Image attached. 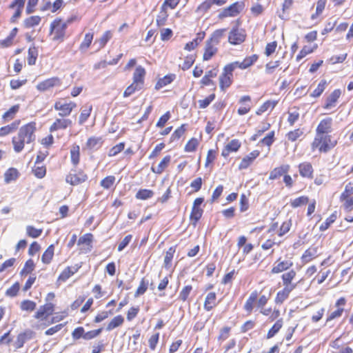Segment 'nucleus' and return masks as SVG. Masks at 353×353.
Segmentation results:
<instances>
[{"label":"nucleus","instance_id":"obj_63","mask_svg":"<svg viewBox=\"0 0 353 353\" xmlns=\"http://www.w3.org/2000/svg\"><path fill=\"white\" fill-rule=\"evenodd\" d=\"M198 145V141L196 139L192 138L190 139L185 146L186 152H193L196 150Z\"/></svg>","mask_w":353,"mask_h":353},{"label":"nucleus","instance_id":"obj_27","mask_svg":"<svg viewBox=\"0 0 353 353\" xmlns=\"http://www.w3.org/2000/svg\"><path fill=\"white\" fill-rule=\"evenodd\" d=\"M19 176V172L17 169L9 168L4 174L5 182L9 183L12 181H15Z\"/></svg>","mask_w":353,"mask_h":353},{"label":"nucleus","instance_id":"obj_58","mask_svg":"<svg viewBox=\"0 0 353 353\" xmlns=\"http://www.w3.org/2000/svg\"><path fill=\"white\" fill-rule=\"evenodd\" d=\"M19 288H20L19 283L17 282L6 290V294L8 296L14 297V296H17V294L19 290Z\"/></svg>","mask_w":353,"mask_h":353},{"label":"nucleus","instance_id":"obj_1","mask_svg":"<svg viewBox=\"0 0 353 353\" xmlns=\"http://www.w3.org/2000/svg\"><path fill=\"white\" fill-rule=\"evenodd\" d=\"M35 130L36 123L34 122L29 123L19 129L17 136L12 138V144L16 152H21L25 143H30L35 140Z\"/></svg>","mask_w":353,"mask_h":353},{"label":"nucleus","instance_id":"obj_38","mask_svg":"<svg viewBox=\"0 0 353 353\" xmlns=\"http://www.w3.org/2000/svg\"><path fill=\"white\" fill-rule=\"evenodd\" d=\"M42 229H37L32 225H28L26 227V234L28 236L32 238H38L42 234Z\"/></svg>","mask_w":353,"mask_h":353},{"label":"nucleus","instance_id":"obj_64","mask_svg":"<svg viewBox=\"0 0 353 353\" xmlns=\"http://www.w3.org/2000/svg\"><path fill=\"white\" fill-rule=\"evenodd\" d=\"M84 328L83 327H78L74 330L72 333V339L78 340L81 338H84Z\"/></svg>","mask_w":353,"mask_h":353},{"label":"nucleus","instance_id":"obj_39","mask_svg":"<svg viewBox=\"0 0 353 353\" xmlns=\"http://www.w3.org/2000/svg\"><path fill=\"white\" fill-rule=\"evenodd\" d=\"M153 192L150 190L142 189L136 194V198L141 200H146L153 196Z\"/></svg>","mask_w":353,"mask_h":353},{"label":"nucleus","instance_id":"obj_22","mask_svg":"<svg viewBox=\"0 0 353 353\" xmlns=\"http://www.w3.org/2000/svg\"><path fill=\"white\" fill-rule=\"evenodd\" d=\"M145 74V69L141 66H137L133 74V83L141 86Z\"/></svg>","mask_w":353,"mask_h":353},{"label":"nucleus","instance_id":"obj_43","mask_svg":"<svg viewBox=\"0 0 353 353\" xmlns=\"http://www.w3.org/2000/svg\"><path fill=\"white\" fill-rule=\"evenodd\" d=\"M327 82L325 80H322L318 85L317 88L311 93V97H319L324 90L325 89Z\"/></svg>","mask_w":353,"mask_h":353},{"label":"nucleus","instance_id":"obj_46","mask_svg":"<svg viewBox=\"0 0 353 353\" xmlns=\"http://www.w3.org/2000/svg\"><path fill=\"white\" fill-rule=\"evenodd\" d=\"M336 219V215L335 213L332 214L321 225L320 230L325 231L326 230L330 225L335 221Z\"/></svg>","mask_w":353,"mask_h":353},{"label":"nucleus","instance_id":"obj_37","mask_svg":"<svg viewBox=\"0 0 353 353\" xmlns=\"http://www.w3.org/2000/svg\"><path fill=\"white\" fill-rule=\"evenodd\" d=\"M71 161L77 165L79 162V146L74 145L70 150Z\"/></svg>","mask_w":353,"mask_h":353},{"label":"nucleus","instance_id":"obj_61","mask_svg":"<svg viewBox=\"0 0 353 353\" xmlns=\"http://www.w3.org/2000/svg\"><path fill=\"white\" fill-rule=\"evenodd\" d=\"M102 331V328H99L94 330H91L87 332H84V338L85 340H91L95 337H97L98 335L101 334Z\"/></svg>","mask_w":353,"mask_h":353},{"label":"nucleus","instance_id":"obj_34","mask_svg":"<svg viewBox=\"0 0 353 353\" xmlns=\"http://www.w3.org/2000/svg\"><path fill=\"white\" fill-rule=\"evenodd\" d=\"M203 214V210L201 208H192L190 216V220L193 221V224L196 225L198 221L201 219Z\"/></svg>","mask_w":353,"mask_h":353},{"label":"nucleus","instance_id":"obj_53","mask_svg":"<svg viewBox=\"0 0 353 353\" xmlns=\"http://www.w3.org/2000/svg\"><path fill=\"white\" fill-rule=\"evenodd\" d=\"M19 109V105H15L11 107L7 112H6L3 115V119L5 120H8V119H12L13 116L18 112Z\"/></svg>","mask_w":353,"mask_h":353},{"label":"nucleus","instance_id":"obj_50","mask_svg":"<svg viewBox=\"0 0 353 353\" xmlns=\"http://www.w3.org/2000/svg\"><path fill=\"white\" fill-rule=\"evenodd\" d=\"M93 39V34L92 33H87L85 35L84 39L83 42L80 45V49H87L90 47Z\"/></svg>","mask_w":353,"mask_h":353},{"label":"nucleus","instance_id":"obj_10","mask_svg":"<svg viewBox=\"0 0 353 353\" xmlns=\"http://www.w3.org/2000/svg\"><path fill=\"white\" fill-rule=\"evenodd\" d=\"M61 83V80L58 77L50 78L38 83L37 89L39 91L43 92L51 88L60 85Z\"/></svg>","mask_w":353,"mask_h":353},{"label":"nucleus","instance_id":"obj_55","mask_svg":"<svg viewBox=\"0 0 353 353\" xmlns=\"http://www.w3.org/2000/svg\"><path fill=\"white\" fill-rule=\"evenodd\" d=\"M214 98L215 94H212L204 99L199 100L198 103L199 108L202 109L207 108L210 104V103L214 99Z\"/></svg>","mask_w":353,"mask_h":353},{"label":"nucleus","instance_id":"obj_6","mask_svg":"<svg viewBox=\"0 0 353 353\" xmlns=\"http://www.w3.org/2000/svg\"><path fill=\"white\" fill-rule=\"evenodd\" d=\"M245 39L244 30L238 28H233L229 33L228 41L232 45L242 43Z\"/></svg>","mask_w":353,"mask_h":353},{"label":"nucleus","instance_id":"obj_16","mask_svg":"<svg viewBox=\"0 0 353 353\" xmlns=\"http://www.w3.org/2000/svg\"><path fill=\"white\" fill-rule=\"evenodd\" d=\"M332 125V119L327 118L323 119L316 128L317 136L325 135L330 132Z\"/></svg>","mask_w":353,"mask_h":353},{"label":"nucleus","instance_id":"obj_49","mask_svg":"<svg viewBox=\"0 0 353 353\" xmlns=\"http://www.w3.org/2000/svg\"><path fill=\"white\" fill-rule=\"evenodd\" d=\"M34 263L33 260L29 259L26 262L25 265H24L23 268L21 270L20 274L21 275L28 274L30 273L34 270Z\"/></svg>","mask_w":353,"mask_h":353},{"label":"nucleus","instance_id":"obj_7","mask_svg":"<svg viewBox=\"0 0 353 353\" xmlns=\"http://www.w3.org/2000/svg\"><path fill=\"white\" fill-rule=\"evenodd\" d=\"M75 107L76 103L74 102L63 103L61 101H57L54 104V109L59 111V115L61 117L70 115Z\"/></svg>","mask_w":353,"mask_h":353},{"label":"nucleus","instance_id":"obj_60","mask_svg":"<svg viewBox=\"0 0 353 353\" xmlns=\"http://www.w3.org/2000/svg\"><path fill=\"white\" fill-rule=\"evenodd\" d=\"M192 288L191 285L185 286L179 293V299L183 301H186L192 291Z\"/></svg>","mask_w":353,"mask_h":353},{"label":"nucleus","instance_id":"obj_30","mask_svg":"<svg viewBox=\"0 0 353 353\" xmlns=\"http://www.w3.org/2000/svg\"><path fill=\"white\" fill-rule=\"evenodd\" d=\"M257 296H258L257 292L254 291L250 294L249 298L247 299V301L245 303V305H244V309L248 312L250 313L252 312V310L253 309V303L256 301Z\"/></svg>","mask_w":353,"mask_h":353},{"label":"nucleus","instance_id":"obj_44","mask_svg":"<svg viewBox=\"0 0 353 353\" xmlns=\"http://www.w3.org/2000/svg\"><path fill=\"white\" fill-rule=\"evenodd\" d=\"M141 89V86L139 84H136L132 83L130 85H129L123 92L124 97H128L134 93L135 91L139 90Z\"/></svg>","mask_w":353,"mask_h":353},{"label":"nucleus","instance_id":"obj_13","mask_svg":"<svg viewBox=\"0 0 353 353\" xmlns=\"http://www.w3.org/2000/svg\"><path fill=\"white\" fill-rule=\"evenodd\" d=\"M241 145V142L238 139H232L225 146L221 155L225 158L228 157L230 152L238 151Z\"/></svg>","mask_w":353,"mask_h":353},{"label":"nucleus","instance_id":"obj_45","mask_svg":"<svg viewBox=\"0 0 353 353\" xmlns=\"http://www.w3.org/2000/svg\"><path fill=\"white\" fill-rule=\"evenodd\" d=\"M36 307V303L30 301V300H24L21 303V309L25 311H33Z\"/></svg>","mask_w":353,"mask_h":353},{"label":"nucleus","instance_id":"obj_42","mask_svg":"<svg viewBox=\"0 0 353 353\" xmlns=\"http://www.w3.org/2000/svg\"><path fill=\"white\" fill-rule=\"evenodd\" d=\"M92 107V105L85 106V109H83L80 114L79 123V124H83L86 121L88 117L90 115Z\"/></svg>","mask_w":353,"mask_h":353},{"label":"nucleus","instance_id":"obj_32","mask_svg":"<svg viewBox=\"0 0 353 353\" xmlns=\"http://www.w3.org/2000/svg\"><path fill=\"white\" fill-rule=\"evenodd\" d=\"M226 30H227L226 28L219 29V30H215L212 33L210 39L208 41L214 43V44H215V45L218 44L220 41L221 38L223 36V34L226 32Z\"/></svg>","mask_w":353,"mask_h":353},{"label":"nucleus","instance_id":"obj_41","mask_svg":"<svg viewBox=\"0 0 353 353\" xmlns=\"http://www.w3.org/2000/svg\"><path fill=\"white\" fill-rule=\"evenodd\" d=\"M276 105V101H267L257 110L256 113L258 115L261 114L263 112L267 111L269 108H271L272 110Z\"/></svg>","mask_w":353,"mask_h":353},{"label":"nucleus","instance_id":"obj_31","mask_svg":"<svg viewBox=\"0 0 353 353\" xmlns=\"http://www.w3.org/2000/svg\"><path fill=\"white\" fill-rule=\"evenodd\" d=\"M123 317L121 315H118L114 317L112 321L108 323L106 330L108 331H110L119 325H121L123 323Z\"/></svg>","mask_w":353,"mask_h":353},{"label":"nucleus","instance_id":"obj_48","mask_svg":"<svg viewBox=\"0 0 353 353\" xmlns=\"http://www.w3.org/2000/svg\"><path fill=\"white\" fill-rule=\"evenodd\" d=\"M115 182V177L114 176H108L101 180L100 184L105 189L111 188Z\"/></svg>","mask_w":353,"mask_h":353},{"label":"nucleus","instance_id":"obj_14","mask_svg":"<svg viewBox=\"0 0 353 353\" xmlns=\"http://www.w3.org/2000/svg\"><path fill=\"white\" fill-rule=\"evenodd\" d=\"M81 268V265L77 264L72 267H67L65 268L63 272L60 274L58 278V281L64 282L68 280L71 276L75 274L79 269Z\"/></svg>","mask_w":353,"mask_h":353},{"label":"nucleus","instance_id":"obj_54","mask_svg":"<svg viewBox=\"0 0 353 353\" xmlns=\"http://www.w3.org/2000/svg\"><path fill=\"white\" fill-rule=\"evenodd\" d=\"M167 17H168V14H167V12L165 11V9L163 10L161 8V10L160 11L159 15L157 16V18L156 19L157 24L159 26H163L167 19Z\"/></svg>","mask_w":353,"mask_h":353},{"label":"nucleus","instance_id":"obj_17","mask_svg":"<svg viewBox=\"0 0 353 353\" xmlns=\"http://www.w3.org/2000/svg\"><path fill=\"white\" fill-rule=\"evenodd\" d=\"M340 90H334L327 98L326 103L323 108L330 110L335 106V103L341 96Z\"/></svg>","mask_w":353,"mask_h":353},{"label":"nucleus","instance_id":"obj_25","mask_svg":"<svg viewBox=\"0 0 353 353\" xmlns=\"http://www.w3.org/2000/svg\"><path fill=\"white\" fill-rule=\"evenodd\" d=\"M175 77V74H170L164 76L163 78H160L156 83V90L162 88L163 87L171 83L174 80Z\"/></svg>","mask_w":353,"mask_h":353},{"label":"nucleus","instance_id":"obj_28","mask_svg":"<svg viewBox=\"0 0 353 353\" xmlns=\"http://www.w3.org/2000/svg\"><path fill=\"white\" fill-rule=\"evenodd\" d=\"M216 294L214 292H210L208 294L205 303L204 308L207 311H210L215 305Z\"/></svg>","mask_w":353,"mask_h":353},{"label":"nucleus","instance_id":"obj_51","mask_svg":"<svg viewBox=\"0 0 353 353\" xmlns=\"http://www.w3.org/2000/svg\"><path fill=\"white\" fill-rule=\"evenodd\" d=\"M172 35L173 32L170 28H162L160 30V37L163 41H168Z\"/></svg>","mask_w":353,"mask_h":353},{"label":"nucleus","instance_id":"obj_62","mask_svg":"<svg viewBox=\"0 0 353 353\" xmlns=\"http://www.w3.org/2000/svg\"><path fill=\"white\" fill-rule=\"evenodd\" d=\"M171 114L169 111L165 112L163 115H162L157 123H156L157 127L162 128L163 127L167 121L170 119Z\"/></svg>","mask_w":353,"mask_h":353},{"label":"nucleus","instance_id":"obj_18","mask_svg":"<svg viewBox=\"0 0 353 353\" xmlns=\"http://www.w3.org/2000/svg\"><path fill=\"white\" fill-rule=\"evenodd\" d=\"M299 173L301 176L311 179L313 174V168L310 163L304 162L299 165Z\"/></svg>","mask_w":353,"mask_h":353},{"label":"nucleus","instance_id":"obj_24","mask_svg":"<svg viewBox=\"0 0 353 353\" xmlns=\"http://www.w3.org/2000/svg\"><path fill=\"white\" fill-rule=\"evenodd\" d=\"M103 141L101 137H92L88 139L86 147L90 150H97L102 145Z\"/></svg>","mask_w":353,"mask_h":353},{"label":"nucleus","instance_id":"obj_4","mask_svg":"<svg viewBox=\"0 0 353 353\" xmlns=\"http://www.w3.org/2000/svg\"><path fill=\"white\" fill-rule=\"evenodd\" d=\"M68 28V23H63L61 19H56L50 25V33L54 32L53 40L62 41L64 39L65 30Z\"/></svg>","mask_w":353,"mask_h":353},{"label":"nucleus","instance_id":"obj_36","mask_svg":"<svg viewBox=\"0 0 353 353\" xmlns=\"http://www.w3.org/2000/svg\"><path fill=\"white\" fill-rule=\"evenodd\" d=\"M41 21V17L39 16H32L25 19L24 26L29 28L37 26Z\"/></svg>","mask_w":353,"mask_h":353},{"label":"nucleus","instance_id":"obj_3","mask_svg":"<svg viewBox=\"0 0 353 353\" xmlns=\"http://www.w3.org/2000/svg\"><path fill=\"white\" fill-rule=\"evenodd\" d=\"M236 68V63H229L223 68V72L219 77V85L222 90L230 86L232 82L233 72Z\"/></svg>","mask_w":353,"mask_h":353},{"label":"nucleus","instance_id":"obj_35","mask_svg":"<svg viewBox=\"0 0 353 353\" xmlns=\"http://www.w3.org/2000/svg\"><path fill=\"white\" fill-rule=\"evenodd\" d=\"M283 321L282 319H279L274 325L271 327L267 334L268 339L272 338L282 327Z\"/></svg>","mask_w":353,"mask_h":353},{"label":"nucleus","instance_id":"obj_2","mask_svg":"<svg viewBox=\"0 0 353 353\" xmlns=\"http://www.w3.org/2000/svg\"><path fill=\"white\" fill-rule=\"evenodd\" d=\"M336 141L332 140L330 135L316 136L312 143V148H319L321 152H327L336 145Z\"/></svg>","mask_w":353,"mask_h":353},{"label":"nucleus","instance_id":"obj_12","mask_svg":"<svg viewBox=\"0 0 353 353\" xmlns=\"http://www.w3.org/2000/svg\"><path fill=\"white\" fill-rule=\"evenodd\" d=\"M72 121L69 119H57L51 125L50 131L52 132L59 130L66 129L68 127L72 125Z\"/></svg>","mask_w":353,"mask_h":353},{"label":"nucleus","instance_id":"obj_26","mask_svg":"<svg viewBox=\"0 0 353 353\" xmlns=\"http://www.w3.org/2000/svg\"><path fill=\"white\" fill-rule=\"evenodd\" d=\"M54 246L53 244L48 246L41 256V261L45 264H49L54 256Z\"/></svg>","mask_w":353,"mask_h":353},{"label":"nucleus","instance_id":"obj_56","mask_svg":"<svg viewBox=\"0 0 353 353\" xmlns=\"http://www.w3.org/2000/svg\"><path fill=\"white\" fill-rule=\"evenodd\" d=\"M204 33H203V36L200 38H196L195 39H193L192 41H190L187 43L185 46L184 49L188 51H191L194 50L199 43V42L202 40L203 38Z\"/></svg>","mask_w":353,"mask_h":353},{"label":"nucleus","instance_id":"obj_40","mask_svg":"<svg viewBox=\"0 0 353 353\" xmlns=\"http://www.w3.org/2000/svg\"><path fill=\"white\" fill-rule=\"evenodd\" d=\"M309 199L307 196H302L292 200L290 202L291 206L294 208L305 205L308 203Z\"/></svg>","mask_w":353,"mask_h":353},{"label":"nucleus","instance_id":"obj_47","mask_svg":"<svg viewBox=\"0 0 353 353\" xmlns=\"http://www.w3.org/2000/svg\"><path fill=\"white\" fill-rule=\"evenodd\" d=\"M174 249L170 248L167 252L164 259V265L165 268L168 269L171 266V262L173 258V255L174 253Z\"/></svg>","mask_w":353,"mask_h":353},{"label":"nucleus","instance_id":"obj_21","mask_svg":"<svg viewBox=\"0 0 353 353\" xmlns=\"http://www.w3.org/2000/svg\"><path fill=\"white\" fill-rule=\"evenodd\" d=\"M257 59V55L253 54L246 57L242 62L235 61L232 63H236V68H239L241 69H246L256 61Z\"/></svg>","mask_w":353,"mask_h":353},{"label":"nucleus","instance_id":"obj_57","mask_svg":"<svg viewBox=\"0 0 353 353\" xmlns=\"http://www.w3.org/2000/svg\"><path fill=\"white\" fill-rule=\"evenodd\" d=\"M352 193H353V183L350 182L345 185V190L341 194L340 200L347 199Z\"/></svg>","mask_w":353,"mask_h":353},{"label":"nucleus","instance_id":"obj_59","mask_svg":"<svg viewBox=\"0 0 353 353\" xmlns=\"http://www.w3.org/2000/svg\"><path fill=\"white\" fill-rule=\"evenodd\" d=\"M185 132V125L183 124L179 128H178L172 134L171 139L172 140H176L180 139Z\"/></svg>","mask_w":353,"mask_h":353},{"label":"nucleus","instance_id":"obj_9","mask_svg":"<svg viewBox=\"0 0 353 353\" xmlns=\"http://www.w3.org/2000/svg\"><path fill=\"white\" fill-rule=\"evenodd\" d=\"M293 265V262L290 260L281 261L278 259L273 264V267L271 270L272 274H279L285 270H289Z\"/></svg>","mask_w":353,"mask_h":353},{"label":"nucleus","instance_id":"obj_11","mask_svg":"<svg viewBox=\"0 0 353 353\" xmlns=\"http://www.w3.org/2000/svg\"><path fill=\"white\" fill-rule=\"evenodd\" d=\"M54 305L52 303H46L39 307L38 311L34 314V318L37 319H44L48 315L51 314L54 310Z\"/></svg>","mask_w":353,"mask_h":353},{"label":"nucleus","instance_id":"obj_8","mask_svg":"<svg viewBox=\"0 0 353 353\" xmlns=\"http://www.w3.org/2000/svg\"><path fill=\"white\" fill-rule=\"evenodd\" d=\"M88 179L87 175L82 171L75 173H70L66 176V182L72 185H77L85 182Z\"/></svg>","mask_w":353,"mask_h":353},{"label":"nucleus","instance_id":"obj_23","mask_svg":"<svg viewBox=\"0 0 353 353\" xmlns=\"http://www.w3.org/2000/svg\"><path fill=\"white\" fill-rule=\"evenodd\" d=\"M293 288H288L284 286L283 289L282 290H280L277 292L275 302L276 303H283L284 301H285L289 295L290 293L293 290Z\"/></svg>","mask_w":353,"mask_h":353},{"label":"nucleus","instance_id":"obj_15","mask_svg":"<svg viewBox=\"0 0 353 353\" xmlns=\"http://www.w3.org/2000/svg\"><path fill=\"white\" fill-rule=\"evenodd\" d=\"M296 274V273L294 270H290L289 272L283 274L281 279L283 285L295 289L296 287V283H292V281L295 277Z\"/></svg>","mask_w":353,"mask_h":353},{"label":"nucleus","instance_id":"obj_19","mask_svg":"<svg viewBox=\"0 0 353 353\" xmlns=\"http://www.w3.org/2000/svg\"><path fill=\"white\" fill-rule=\"evenodd\" d=\"M216 51L217 48L215 47V44L208 40L206 41L205 52L203 54V60H210L216 54Z\"/></svg>","mask_w":353,"mask_h":353},{"label":"nucleus","instance_id":"obj_29","mask_svg":"<svg viewBox=\"0 0 353 353\" xmlns=\"http://www.w3.org/2000/svg\"><path fill=\"white\" fill-rule=\"evenodd\" d=\"M112 36V34L111 31H105L102 37L94 42V45H98V49L103 48L107 42L111 39Z\"/></svg>","mask_w":353,"mask_h":353},{"label":"nucleus","instance_id":"obj_52","mask_svg":"<svg viewBox=\"0 0 353 353\" xmlns=\"http://www.w3.org/2000/svg\"><path fill=\"white\" fill-rule=\"evenodd\" d=\"M171 160V157L169 155L165 156L162 161L159 163L157 172H162L165 168L168 167Z\"/></svg>","mask_w":353,"mask_h":353},{"label":"nucleus","instance_id":"obj_20","mask_svg":"<svg viewBox=\"0 0 353 353\" xmlns=\"http://www.w3.org/2000/svg\"><path fill=\"white\" fill-rule=\"evenodd\" d=\"M290 166L288 165H283L280 167L274 168L271 171L269 179L270 180H274L280 177L281 176L288 172Z\"/></svg>","mask_w":353,"mask_h":353},{"label":"nucleus","instance_id":"obj_5","mask_svg":"<svg viewBox=\"0 0 353 353\" xmlns=\"http://www.w3.org/2000/svg\"><path fill=\"white\" fill-rule=\"evenodd\" d=\"M243 8L244 4L243 2H235L227 8H225L223 12L219 14V17L220 18L235 17L243 10Z\"/></svg>","mask_w":353,"mask_h":353},{"label":"nucleus","instance_id":"obj_33","mask_svg":"<svg viewBox=\"0 0 353 353\" xmlns=\"http://www.w3.org/2000/svg\"><path fill=\"white\" fill-rule=\"evenodd\" d=\"M38 56L37 49L34 47H30L28 49V63L30 65H33L36 63V60Z\"/></svg>","mask_w":353,"mask_h":353}]
</instances>
